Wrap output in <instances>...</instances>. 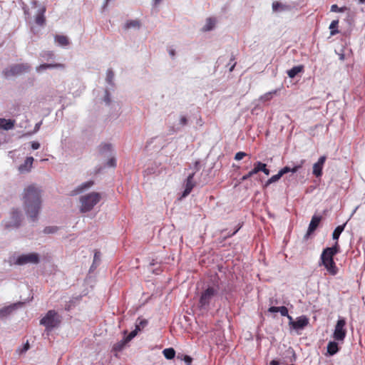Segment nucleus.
Returning a JSON list of instances; mask_svg holds the SVG:
<instances>
[{"label": "nucleus", "mask_w": 365, "mask_h": 365, "mask_svg": "<svg viewBox=\"0 0 365 365\" xmlns=\"http://www.w3.org/2000/svg\"><path fill=\"white\" fill-rule=\"evenodd\" d=\"M216 21L213 18H208L206 21V24L203 27V31H208L212 30L215 25Z\"/></svg>", "instance_id": "nucleus-26"}, {"label": "nucleus", "mask_w": 365, "mask_h": 365, "mask_svg": "<svg viewBox=\"0 0 365 365\" xmlns=\"http://www.w3.org/2000/svg\"><path fill=\"white\" fill-rule=\"evenodd\" d=\"M279 363L277 360H272V361H271V362L269 364V365H279Z\"/></svg>", "instance_id": "nucleus-54"}, {"label": "nucleus", "mask_w": 365, "mask_h": 365, "mask_svg": "<svg viewBox=\"0 0 365 365\" xmlns=\"http://www.w3.org/2000/svg\"><path fill=\"white\" fill-rule=\"evenodd\" d=\"M281 175H279V173H278L277 175H274L273 176H272L267 182H266V184L265 185L266 186H268L269 185L273 183V182H275L277 181H278L280 178H281Z\"/></svg>", "instance_id": "nucleus-34"}, {"label": "nucleus", "mask_w": 365, "mask_h": 365, "mask_svg": "<svg viewBox=\"0 0 365 365\" xmlns=\"http://www.w3.org/2000/svg\"><path fill=\"white\" fill-rule=\"evenodd\" d=\"M339 21L334 20L329 25V29L331 30L330 34L331 36H334L339 33V31L336 29L338 26Z\"/></svg>", "instance_id": "nucleus-30"}, {"label": "nucleus", "mask_w": 365, "mask_h": 365, "mask_svg": "<svg viewBox=\"0 0 365 365\" xmlns=\"http://www.w3.org/2000/svg\"><path fill=\"white\" fill-rule=\"evenodd\" d=\"M279 312H280L282 316L287 317L288 316V309L286 307L282 306L279 309Z\"/></svg>", "instance_id": "nucleus-39"}, {"label": "nucleus", "mask_w": 365, "mask_h": 365, "mask_svg": "<svg viewBox=\"0 0 365 365\" xmlns=\"http://www.w3.org/2000/svg\"><path fill=\"white\" fill-rule=\"evenodd\" d=\"M162 0H154L155 4H159Z\"/></svg>", "instance_id": "nucleus-57"}, {"label": "nucleus", "mask_w": 365, "mask_h": 365, "mask_svg": "<svg viewBox=\"0 0 365 365\" xmlns=\"http://www.w3.org/2000/svg\"><path fill=\"white\" fill-rule=\"evenodd\" d=\"M198 165H199V162H195V168H196L197 170H198Z\"/></svg>", "instance_id": "nucleus-58"}, {"label": "nucleus", "mask_w": 365, "mask_h": 365, "mask_svg": "<svg viewBox=\"0 0 365 365\" xmlns=\"http://www.w3.org/2000/svg\"><path fill=\"white\" fill-rule=\"evenodd\" d=\"M55 230H56V228H54V227H47L44 229V232L45 233H52V232H55Z\"/></svg>", "instance_id": "nucleus-49"}, {"label": "nucleus", "mask_w": 365, "mask_h": 365, "mask_svg": "<svg viewBox=\"0 0 365 365\" xmlns=\"http://www.w3.org/2000/svg\"><path fill=\"white\" fill-rule=\"evenodd\" d=\"M194 175H195V173H192L187 176L186 182H185V188L182 195V197H185L187 195H188L191 192L192 188L194 187V186H195V182H193Z\"/></svg>", "instance_id": "nucleus-13"}, {"label": "nucleus", "mask_w": 365, "mask_h": 365, "mask_svg": "<svg viewBox=\"0 0 365 365\" xmlns=\"http://www.w3.org/2000/svg\"><path fill=\"white\" fill-rule=\"evenodd\" d=\"M237 231H238V229H237V230H236L235 232H233V233H232L231 235H235Z\"/></svg>", "instance_id": "nucleus-60"}, {"label": "nucleus", "mask_w": 365, "mask_h": 365, "mask_svg": "<svg viewBox=\"0 0 365 365\" xmlns=\"http://www.w3.org/2000/svg\"><path fill=\"white\" fill-rule=\"evenodd\" d=\"M112 151V145L109 143L101 144L99 146V152L101 155H107Z\"/></svg>", "instance_id": "nucleus-25"}, {"label": "nucleus", "mask_w": 365, "mask_h": 365, "mask_svg": "<svg viewBox=\"0 0 365 365\" xmlns=\"http://www.w3.org/2000/svg\"><path fill=\"white\" fill-rule=\"evenodd\" d=\"M29 349V343L27 342V343L25 344L24 347V351H27Z\"/></svg>", "instance_id": "nucleus-56"}, {"label": "nucleus", "mask_w": 365, "mask_h": 365, "mask_svg": "<svg viewBox=\"0 0 365 365\" xmlns=\"http://www.w3.org/2000/svg\"><path fill=\"white\" fill-rule=\"evenodd\" d=\"M348 9L346 6L339 7L336 4H333L331 6V11L332 12H344Z\"/></svg>", "instance_id": "nucleus-33"}, {"label": "nucleus", "mask_w": 365, "mask_h": 365, "mask_svg": "<svg viewBox=\"0 0 365 365\" xmlns=\"http://www.w3.org/2000/svg\"><path fill=\"white\" fill-rule=\"evenodd\" d=\"M43 56L47 58V59H49V58H52L54 56V54L53 53V52L48 51V52L45 53L43 55Z\"/></svg>", "instance_id": "nucleus-50"}, {"label": "nucleus", "mask_w": 365, "mask_h": 365, "mask_svg": "<svg viewBox=\"0 0 365 365\" xmlns=\"http://www.w3.org/2000/svg\"><path fill=\"white\" fill-rule=\"evenodd\" d=\"M282 4L279 2H273L272 4V9L274 11H277L279 8H282Z\"/></svg>", "instance_id": "nucleus-41"}, {"label": "nucleus", "mask_w": 365, "mask_h": 365, "mask_svg": "<svg viewBox=\"0 0 365 365\" xmlns=\"http://www.w3.org/2000/svg\"><path fill=\"white\" fill-rule=\"evenodd\" d=\"M23 9L25 15L27 16L28 18H30L32 15V12L29 11V9L26 6H23Z\"/></svg>", "instance_id": "nucleus-44"}, {"label": "nucleus", "mask_w": 365, "mask_h": 365, "mask_svg": "<svg viewBox=\"0 0 365 365\" xmlns=\"http://www.w3.org/2000/svg\"><path fill=\"white\" fill-rule=\"evenodd\" d=\"M31 9H35L36 18L35 21L36 24L39 26H43L45 24V16L44 13L46 11V8L41 5L38 4L36 1H34L31 2Z\"/></svg>", "instance_id": "nucleus-10"}, {"label": "nucleus", "mask_w": 365, "mask_h": 365, "mask_svg": "<svg viewBox=\"0 0 365 365\" xmlns=\"http://www.w3.org/2000/svg\"><path fill=\"white\" fill-rule=\"evenodd\" d=\"M180 123L182 125H186L187 124V119L185 116H181L180 118Z\"/></svg>", "instance_id": "nucleus-46"}, {"label": "nucleus", "mask_w": 365, "mask_h": 365, "mask_svg": "<svg viewBox=\"0 0 365 365\" xmlns=\"http://www.w3.org/2000/svg\"><path fill=\"white\" fill-rule=\"evenodd\" d=\"M339 252V245L337 242L331 247L325 248L321 255L319 265H323L331 275H336L338 268L334 261V257Z\"/></svg>", "instance_id": "nucleus-2"}, {"label": "nucleus", "mask_w": 365, "mask_h": 365, "mask_svg": "<svg viewBox=\"0 0 365 365\" xmlns=\"http://www.w3.org/2000/svg\"><path fill=\"white\" fill-rule=\"evenodd\" d=\"M169 53L172 57H173L175 56V51L173 49H170L169 51Z\"/></svg>", "instance_id": "nucleus-55"}, {"label": "nucleus", "mask_w": 365, "mask_h": 365, "mask_svg": "<svg viewBox=\"0 0 365 365\" xmlns=\"http://www.w3.org/2000/svg\"><path fill=\"white\" fill-rule=\"evenodd\" d=\"M147 324H148V321L146 319H138L136 323L135 328L137 329H138L139 331H140L144 327H145L147 326Z\"/></svg>", "instance_id": "nucleus-32"}, {"label": "nucleus", "mask_w": 365, "mask_h": 365, "mask_svg": "<svg viewBox=\"0 0 365 365\" xmlns=\"http://www.w3.org/2000/svg\"><path fill=\"white\" fill-rule=\"evenodd\" d=\"M31 70V66L28 63H18L14 64L3 71V75L5 78H8L11 76L21 75L24 73H28Z\"/></svg>", "instance_id": "nucleus-6"}, {"label": "nucleus", "mask_w": 365, "mask_h": 365, "mask_svg": "<svg viewBox=\"0 0 365 365\" xmlns=\"http://www.w3.org/2000/svg\"><path fill=\"white\" fill-rule=\"evenodd\" d=\"M107 165L109 167H115L116 165L115 158L114 157L110 158L108 160Z\"/></svg>", "instance_id": "nucleus-42"}, {"label": "nucleus", "mask_w": 365, "mask_h": 365, "mask_svg": "<svg viewBox=\"0 0 365 365\" xmlns=\"http://www.w3.org/2000/svg\"><path fill=\"white\" fill-rule=\"evenodd\" d=\"M304 162H305L304 160H302L299 165H295L292 168H289L288 166L284 167L282 169H281L279 171V175H281V176H282L283 175H284V174H286V173H287L289 172L296 173L299 169H300L302 167V165L304 163Z\"/></svg>", "instance_id": "nucleus-18"}, {"label": "nucleus", "mask_w": 365, "mask_h": 365, "mask_svg": "<svg viewBox=\"0 0 365 365\" xmlns=\"http://www.w3.org/2000/svg\"><path fill=\"white\" fill-rule=\"evenodd\" d=\"M345 226L346 223L342 225H339L335 228L332 234V237L334 240H338L341 233L344 231Z\"/></svg>", "instance_id": "nucleus-27"}, {"label": "nucleus", "mask_w": 365, "mask_h": 365, "mask_svg": "<svg viewBox=\"0 0 365 365\" xmlns=\"http://www.w3.org/2000/svg\"><path fill=\"white\" fill-rule=\"evenodd\" d=\"M235 65H236V62H234L232 64H231L230 63H228V65H227V66H230V67L229 68V71H230V72H232V71L234 70V68H235Z\"/></svg>", "instance_id": "nucleus-53"}, {"label": "nucleus", "mask_w": 365, "mask_h": 365, "mask_svg": "<svg viewBox=\"0 0 365 365\" xmlns=\"http://www.w3.org/2000/svg\"><path fill=\"white\" fill-rule=\"evenodd\" d=\"M309 324V319L305 316H301L297 318L296 321L292 326V329L298 330L304 329Z\"/></svg>", "instance_id": "nucleus-14"}, {"label": "nucleus", "mask_w": 365, "mask_h": 365, "mask_svg": "<svg viewBox=\"0 0 365 365\" xmlns=\"http://www.w3.org/2000/svg\"><path fill=\"white\" fill-rule=\"evenodd\" d=\"M41 124H42V121H40L35 125L34 130V133H36L40 129Z\"/></svg>", "instance_id": "nucleus-51"}, {"label": "nucleus", "mask_w": 365, "mask_h": 365, "mask_svg": "<svg viewBox=\"0 0 365 365\" xmlns=\"http://www.w3.org/2000/svg\"><path fill=\"white\" fill-rule=\"evenodd\" d=\"M304 66L302 65L294 66L292 68L287 71V75L289 78H294L299 73L302 72Z\"/></svg>", "instance_id": "nucleus-19"}, {"label": "nucleus", "mask_w": 365, "mask_h": 365, "mask_svg": "<svg viewBox=\"0 0 365 365\" xmlns=\"http://www.w3.org/2000/svg\"><path fill=\"white\" fill-rule=\"evenodd\" d=\"M247 155V153L244 152H238L235 154V159L236 160H240Z\"/></svg>", "instance_id": "nucleus-40"}, {"label": "nucleus", "mask_w": 365, "mask_h": 365, "mask_svg": "<svg viewBox=\"0 0 365 365\" xmlns=\"http://www.w3.org/2000/svg\"><path fill=\"white\" fill-rule=\"evenodd\" d=\"M113 78H114L113 71L111 69H108L107 71V73H106V81L108 82V83L112 85Z\"/></svg>", "instance_id": "nucleus-35"}, {"label": "nucleus", "mask_w": 365, "mask_h": 365, "mask_svg": "<svg viewBox=\"0 0 365 365\" xmlns=\"http://www.w3.org/2000/svg\"><path fill=\"white\" fill-rule=\"evenodd\" d=\"M54 38L55 41L61 46H66L70 43L67 36L63 35H56Z\"/></svg>", "instance_id": "nucleus-23"}, {"label": "nucleus", "mask_w": 365, "mask_h": 365, "mask_svg": "<svg viewBox=\"0 0 365 365\" xmlns=\"http://www.w3.org/2000/svg\"><path fill=\"white\" fill-rule=\"evenodd\" d=\"M339 351L338 344L335 341H329L327 345V352L329 355L332 356L336 354Z\"/></svg>", "instance_id": "nucleus-24"}, {"label": "nucleus", "mask_w": 365, "mask_h": 365, "mask_svg": "<svg viewBox=\"0 0 365 365\" xmlns=\"http://www.w3.org/2000/svg\"><path fill=\"white\" fill-rule=\"evenodd\" d=\"M258 166L262 169L260 171L263 172L266 175H269V170L267 168V165L265 163L259 162Z\"/></svg>", "instance_id": "nucleus-36"}, {"label": "nucleus", "mask_w": 365, "mask_h": 365, "mask_svg": "<svg viewBox=\"0 0 365 365\" xmlns=\"http://www.w3.org/2000/svg\"><path fill=\"white\" fill-rule=\"evenodd\" d=\"M31 148L33 150H37L40 148V143L36 141H33L31 143Z\"/></svg>", "instance_id": "nucleus-45"}, {"label": "nucleus", "mask_w": 365, "mask_h": 365, "mask_svg": "<svg viewBox=\"0 0 365 365\" xmlns=\"http://www.w3.org/2000/svg\"><path fill=\"white\" fill-rule=\"evenodd\" d=\"M259 162H257L254 164V168L250 170L247 174L245 175L242 176V180H246L247 179H249L250 178H251L252 175L257 174V173H259L260 171V170H262L261 168H259V167L258 166L259 165Z\"/></svg>", "instance_id": "nucleus-21"}, {"label": "nucleus", "mask_w": 365, "mask_h": 365, "mask_svg": "<svg viewBox=\"0 0 365 365\" xmlns=\"http://www.w3.org/2000/svg\"><path fill=\"white\" fill-rule=\"evenodd\" d=\"M100 261V252H96L95 254H94V257H93V265L92 267H93V265L98 262Z\"/></svg>", "instance_id": "nucleus-43"}, {"label": "nucleus", "mask_w": 365, "mask_h": 365, "mask_svg": "<svg viewBox=\"0 0 365 365\" xmlns=\"http://www.w3.org/2000/svg\"><path fill=\"white\" fill-rule=\"evenodd\" d=\"M163 353L164 356L167 359H172L175 356V351L174 349H173V348L165 349L163 351Z\"/></svg>", "instance_id": "nucleus-29"}, {"label": "nucleus", "mask_w": 365, "mask_h": 365, "mask_svg": "<svg viewBox=\"0 0 365 365\" xmlns=\"http://www.w3.org/2000/svg\"><path fill=\"white\" fill-rule=\"evenodd\" d=\"M64 65L62 63H43L36 68L37 72H41L47 68H64Z\"/></svg>", "instance_id": "nucleus-17"}, {"label": "nucleus", "mask_w": 365, "mask_h": 365, "mask_svg": "<svg viewBox=\"0 0 365 365\" xmlns=\"http://www.w3.org/2000/svg\"><path fill=\"white\" fill-rule=\"evenodd\" d=\"M287 317L289 319V325L292 327L294 323V321L293 320V318L288 314V316H287Z\"/></svg>", "instance_id": "nucleus-52"}, {"label": "nucleus", "mask_w": 365, "mask_h": 365, "mask_svg": "<svg viewBox=\"0 0 365 365\" xmlns=\"http://www.w3.org/2000/svg\"><path fill=\"white\" fill-rule=\"evenodd\" d=\"M104 101L107 104H109L110 103V98L109 93H108V91H106V95H105V97H104Z\"/></svg>", "instance_id": "nucleus-47"}, {"label": "nucleus", "mask_w": 365, "mask_h": 365, "mask_svg": "<svg viewBox=\"0 0 365 365\" xmlns=\"http://www.w3.org/2000/svg\"><path fill=\"white\" fill-rule=\"evenodd\" d=\"M22 220V215L21 212L17 210H13L11 212V216L9 220L4 222V227L6 229H16L20 226Z\"/></svg>", "instance_id": "nucleus-7"}, {"label": "nucleus", "mask_w": 365, "mask_h": 365, "mask_svg": "<svg viewBox=\"0 0 365 365\" xmlns=\"http://www.w3.org/2000/svg\"><path fill=\"white\" fill-rule=\"evenodd\" d=\"M22 303H16L6 307L0 308V318H4L11 314L18 307L21 306Z\"/></svg>", "instance_id": "nucleus-12"}, {"label": "nucleus", "mask_w": 365, "mask_h": 365, "mask_svg": "<svg viewBox=\"0 0 365 365\" xmlns=\"http://www.w3.org/2000/svg\"><path fill=\"white\" fill-rule=\"evenodd\" d=\"M219 286L212 284L207 286L200 294L199 307L202 309H208L211 304L215 302L219 294Z\"/></svg>", "instance_id": "nucleus-3"}, {"label": "nucleus", "mask_w": 365, "mask_h": 365, "mask_svg": "<svg viewBox=\"0 0 365 365\" xmlns=\"http://www.w3.org/2000/svg\"><path fill=\"white\" fill-rule=\"evenodd\" d=\"M33 162V157H27L24 163L19 167V170L21 173L29 172L31 170V168H32Z\"/></svg>", "instance_id": "nucleus-16"}, {"label": "nucleus", "mask_w": 365, "mask_h": 365, "mask_svg": "<svg viewBox=\"0 0 365 365\" xmlns=\"http://www.w3.org/2000/svg\"><path fill=\"white\" fill-rule=\"evenodd\" d=\"M277 91L274 90L273 91L266 93L265 94H264L263 96H262L260 97V100L262 101H264V102L270 101L273 98V96L277 93Z\"/></svg>", "instance_id": "nucleus-31"}, {"label": "nucleus", "mask_w": 365, "mask_h": 365, "mask_svg": "<svg viewBox=\"0 0 365 365\" xmlns=\"http://www.w3.org/2000/svg\"><path fill=\"white\" fill-rule=\"evenodd\" d=\"M138 331H139V330H138V329H137L135 328V330L132 331L128 334V336H127V338H126V341H130V340H131L133 338H134V337L137 335V334H138Z\"/></svg>", "instance_id": "nucleus-38"}, {"label": "nucleus", "mask_w": 365, "mask_h": 365, "mask_svg": "<svg viewBox=\"0 0 365 365\" xmlns=\"http://www.w3.org/2000/svg\"><path fill=\"white\" fill-rule=\"evenodd\" d=\"M110 1V0H106V2H105L104 6H104V8L107 6V4H108V1Z\"/></svg>", "instance_id": "nucleus-59"}, {"label": "nucleus", "mask_w": 365, "mask_h": 365, "mask_svg": "<svg viewBox=\"0 0 365 365\" xmlns=\"http://www.w3.org/2000/svg\"><path fill=\"white\" fill-rule=\"evenodd\" d=\"M346 320L344 318H339L334 327L333 333V338L339 341H344L346 334V329L345 328Z\"/></svg>", "instance_id": "nucleus-8"}, {"label": "nucleus", "mask_w": 365, "mask_h": 365, "mask_svg": "<svg viewBox=\"0 0 365 365\" xmlns=\"http://www.w3.org/2000/svg\"><path fill=\"white\" fill-rule=\"evenodd\" d=\"M280 307H271L268 309L269 312H278Z\"/></svg>", "instance_id": "nucleus-48"}, {"label": "nucleus", "mask_w": 365, "mask_h": 365, "mask_svg": "<svg viewBox=\"0 0 365 365\" xmlns=\"http://www.w3.org/2000/svg\"><path fill=\"white\" fill-rule=\"evenodd\" d=\"M322 217L320 216L314 215L312 218V220L309 223V228L307 230V233L305 235V237H308V236L313 232L318 227Z\"/></svg>", "instance_id": "nucleus-15"}, {"label": "nucleus", "mask_w": 365, "mask_h": 365, "mask_svg": "<svg viewBox=\"0 0 365 365\" xmlns=\"http://www.w3.org/2000/svg\"><path fill=\"white\" fill-rule=\"evenodd\" d=\"M101 199V194L96 192H92L88 194L82 195L80 197L81 212H87L91 211L94 207V206L100 202Z\"/></svg>", "instance_id": "nucleus-4"}, {"label": "nucleus", "mask_w": 365, "mask_h": 365, "mask_svg": "<svg viewBox=\"0 0 365 365\" xmlns=\"http://www.w3.org/2000/svg\"><path fill=\"white\" fill-rule=\"evenodd\" d=\"M140 27V23L138 20H130L126 22L124 26L125 29H129L131 28L139 29Z\"/></svg>", "instance_id": "nucleus-28"}, {"label": "nucleus", "mask_w": 365, "mask_h": 365, "mask_svg": "<svg viewBox=\"0 0 365 365\" xmlns=\"http://www.w3.org/2000/svg\"><path fill=\"white\" fill-rule=\"evenodd\" d=\"M39 262V256L37 253L31 252L19 256L15 263L19 265L26 264H38Z\"/></svg>", "instance_id": "nucleus-9"}, {"label": "nucleus", "mask_w": 365, "mask_h": 365, "mask_svg": "<svg viewBox=\"0 0 365 365\" xmlns=\"http://www.w3.org/2000/svg\"><path fill=\"white\" fill-rule=\"evenodd\" d=\"M94 185V181L93 180H89L88 182H83L82 184H81L76 189V193H80V192H82L83 191L86 190H88L91 187H92L93 185Z\"/></svg>", "instance_id": "nucleus-22"}, {"label": "nucleus", "mask_w": 365, "mask_h": 365, "mask_svg": "<svg viewBox=\"0 0 365 365\" xmlns=\"http://www.w3.org/2000/svg\"><path fill=\"white\" fill-rule=\"evenodd\" d=\"M230 61H235V57H234V56H232V57L231 58V60H230Z\"/></svg>", "instance_id": "nucleus-61"}, {"label": "nucleus", "mask_w": 365, "mask_h": 365, "mask_svg": "<svg viewBox=\"0 0 365 365\" xmlns=\"http://www.w3.org/2000/svg\"><path fill=\"white\" fill-rule=\"evenodd\" d=\"M182 360L184 361V362L185 363L186 365H191L192 361V357H190V356H187V355L182 356Z\"/></svg>", "instance_id": "nucleus-37"}, {"label": "nucleus", "mask_w": 365, "mask_h": 365, "mask_svg": "<svg viewBox=\"0 0 365 365\" xmlns=\"http://www.w3.org/2000/svg\"><path fill=\"white\" fill-rule=\"evenodd\" d=\"M326 160L325 155L321 156L318 161L313 165L312 173L315 177L319 178L322 175V169Z\"/></svg>", "instance_id": "nucleus-11"}, {"label": "nucleus", "mask_w": 365, "mask_h": 365, "mask_svg": "<svg viewBox=\"0 0 365 365\" xmlns=\"http://www.w3.org/2000/svg\"><path fill=\"white\" fill-rule=\"evenodd\" d=\"M61 323V319L55 310H49L46 316L43 317L40 324L43 325L47 330H51Z\"/></svg>", "instance_id": "nucleus-5"}, {"label": "nucleus", "mask_w": 365, "mask_h": 365, "mask_svg": "<svg viewBox=\"0 0 365 365\" xmlns=\"http://www.w3.org/2000/svg\"><path fill=\"white\" fill-rule=\"evenodd\" d=\"M14 126V121L0 118V128L4 130L12 129Z\"/></svg>", "instance_id": "nucleus-20"}, {"label": "nucleus", "mask_w": 365, "mask_h": 365, "mask_svg": "<svg viewBox=\"0 0 365 365\" xmlns=\"http://www.w3.org/2000/svg\"><path fill=\"white\" fill-rule=\"evenodd\" d=\"M24 209L32 222L38 220L41 207V190L34 185H29L23 194Z\"/></svg>", "instance_id": "nucleus-1"}]
</instances>
